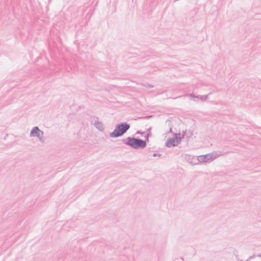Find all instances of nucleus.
I'll return each instance as SVG.
<instances>
[{
	"mask_svg": "<svg viewBox=\"0 0 261 261\" xmlns=\"http://www.w3.org/2000/svg\"><path fill=\"white\" fill-rule=\"evenodd\" d=\"M180 141V139L179 137L174 136L173 138L169 139L166 142V145L169 147L175 146L179 144Z\"/></svg>",
	"mask_w": 261,
	"mask_h": 261,
	"instance_id": "3",
	"label": "nucleus"
},
{
	"mask_svg": "<svg viewBox=\"0 0 261 261\" xmlns=\"http://www.w3.org/2000/svg\"><path fill=\"white\" fill-rule=\"evenodd\" d=\"M127 144L134 148H143L146 145V142L135 138H128Z\"/></svg>",
	"mask_w": 261,
	"mask_h": 261,
	"instance_id": "2",
	"label": "nucleus"
},
{
	"mask_svg": "<svg viewBox=\"0 0 261 261\" xmlns=\"http://www.w3.org/2000/svg\"><path fill=\"white\" fill-rule=\"evenodd\" d=\"M129 126L127 124H121L117 126L114 131L111 134L112 137H117L123 135L128 128Z\"/></svg>",
	"mask_w": 261,
	"mask_h": 261,
	"instance_id": "1",
	"label": "nucleus"
},
{
	"mask_svg": "<svg viewBox=\"0 0 261 261\" xmlns=\"http://www.w3.org/2000/svg\"><path fill=\"white\" fill-rule=\"evenodd\" d=\"M42 132L37 127H34L31 132V136H40Z\"/></svg>",
	"mask_w": 261,
	"mask_h": 261,
	"instance_id": "4",
	"label": "nucleus"
}]
</instances>
